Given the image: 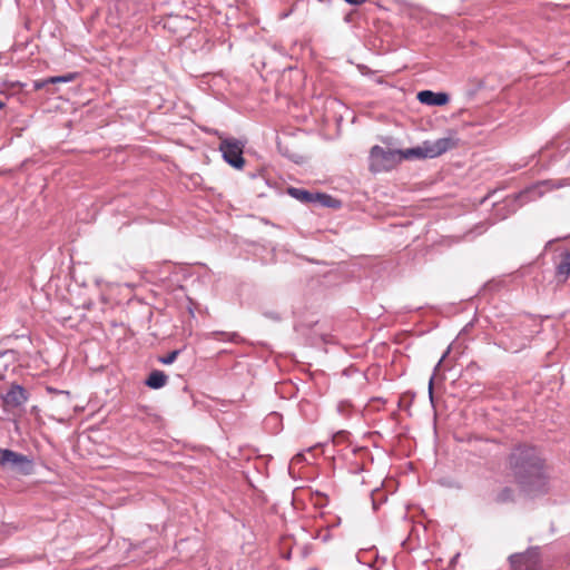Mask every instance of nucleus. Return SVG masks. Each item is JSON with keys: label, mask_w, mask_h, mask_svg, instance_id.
Segmentation results:
<instances>
[{"label": "nucleus", "mask_w": 570, "mask_h": 570, "mask_svg": "<svg viewBox=\"0 0 570 570\" xmlns=\"http://www.w3.org/2000/svg\"><path fill=\"white\" fill-rule=\"evenodd\" d=\"M509 469L515 482L529 494L549 491V474L537 448L527 444L515 446L509 456Z\"/></svg>", "instance_id": "obj_1"}, {"label": "nucleus", "mask_w": 570, "mask_h": 570, "mask_svg": "<svg viewBox=\"0 0 570 570\" xmlns=\"http://www.w3.org/2000/svg\"><path fill=\"white\" fill-rule=\"evenodd\" d=\"M402 161V150L385 149L374 146L370 153V167L372 171H383L393 168Z\"/></svg>", "instance_id": "obj_2"}, {"label": "nucleus", "mask_w": 570, "mask_h": 570, "mask_svg": "<svg viewBox=\"0 0 570 570\" xmlns=\"http://www.w3.org/2000/svg\"><path fill=\"white\" fill-rule=\"evenodd\" d=\"M245 144L236 138H223L219 144V150L226 163L236 169H242L245 165L243 150Z\"/></svg>", "instance_id": "obj_3"}, {"label": "nucleus", "mask_w": 570, "mask_h": 570, "mask_svg": "<svg viewBox=\"0 0 570 570\" xmlns=\"http://www.w3.org/2000/svg\"><path fill=\"white\" fill-rule=\"evenodd\" d=\"M0 464L17 468L24 475H29L33 471L32 459L9 449H0Z\"/></svg>", "instance_id": "obj_4"}, {"label": "nucleus", "mask_w": 570, "mask_h": 570, "mask_svg": "<svg viewBox=\"0 0 570 570\" xmlns=\"http://www.w3.org/2000/svg\"><path fill=\"white\" fill-rule=\"evenodd\" d=\"M510 563L513 570H538L539 569V551L530 549L524 553H517L510 557Z\"/></svg>", "instance_id": "obj_5"}, {"label": "nucleus", "mask_w": 570, "mask_h": 570, "mask_svg": "<svg viewBox=\"0 0 570 570\" xmlns=\"http://www.w3.org/2000/svg\"><path fill=\"white\" fill-rule=\"evenodd\" d=\"M455 146L452 138L443 137L434 141H423L422 148L425 158H435Z\"/></svg>", "instance_id": "obj_6"}, {"label": "nucleus", "mask_w": 570, "mask_h": 570, "mask_svg": "<svg viewBox=\"0 0 570 570\" xmlns=\"http://www.w3.org/2000/svg\"><path fill=\"white\" fill-rule=\"evenodd\" d=\"M29 399L28 392L19 384H12L9 391L2 396L3 403L8 407H19Z\"/></svg>", "instance_id": "obj_7"}, {"label": "nucleus", "mask_w": 570, "mask_h": 570, "mask_svg": "<svg viewBox=\"0 0 570 570\" xmlns=\"http://www.w3.org/2000/svg\"><path fill=\"white\" fill-rule=\"evenodd\" d=\"M449 95L445 92H434L422 90L417 94V100L428 106H443L449 102Z\"/></svg>", "instance_id": "obj_8"}, {"label": "nucleus", "mask_w": 570, "mask_h": 570, "mask_svg": "<svg viewBox=\"0 0 570 570\" xmlns=\"http://www.w3.org/2000/svg\"><path fill=\"white\" fill-rule=\"evenodd\" d=\"M570 276V252L560 255V261L556 267V277L559 282H566Z\"/></svg>", "instance_id": "obj_9"}, {"label": "nucleus", "mask_w": 570, "mask_h": 570, "mask_svg": "<svg viewBox=\"0 0 570 570\" xmlns=\"http://www.w3.org/2000/svg\"><path fill=\"white\" fill-rule=\"evenodd\" d=\"M288 194L292 197H294L303 203H312V202H315L316 198H318V199L327 198L326 195H321V194L314 195L305 189L294 188V187L288 188Z\"/></svg>", "instance_id": "obj_10"}, {"label": "nucleus", "mask_w": 570, "mask_h": 570, "mask_svg": "<svg viewBox=\"0 0 570 570\" xmlns=\"http://www.w3.org/2000/svg\"><path fill=\"white\" fill-rule=\"evenodd\" d=\"M167 375L163 371L155 370L153 371L148 379L146 380V385L150 389H160L166 385L167 383Z\"/></svg>", "instance_id": "obj_11"}, {"label": "nucleus", "mask_w": 570, "mask_h": 570, "mask_svg": "<svg viewBox=\"0 0 570 570\" xmlns=\"http://www.w3.org/2000/svg\"><path fill=\"white\" fill-rule=\"evenodd\" d=\"M411 158H425L424 154H423L422 145L414 147V148H409V149L402 150V160L411 159Z\"/></svg>", "instance_id": "obj_12"}, {"label": "nucleus", "mask_w": 570, "mask_h": 570, "mask_svg": "<svg viewBox=\"0 0 570 570\" xmlns=\"http://www.w3.org/2000/svg\"><path fill=\"white\" fill-rule=\"evenodd\" d=\"M75 78H76V75H75V73H67V75H63V76L51 77V78H49V79L47 80V82H50V83L70 82V81H72Z\"/></svg>", "instance_id": "obj_13"}, {"label": "nucleus", "mask_w": 570, "mask_h": 570, "mask_svg": "<svg viewBox=\"0 0 570 570\" xmlns=\"http://www.w3.org/2000/svg\"><path fill=\"white\" fill-rule=\"evenodd\" d=\"M179 353H180L179 350L171 351L167 355L161 356L159 358V362L163 363V364L169 365V364H171V363H174L176 361V358H177Z\"/></svg>", "instance_id": "obj_14"}, {"label": "nucleus", "mask_w": 570, "mask_h": 570, "mask_svg": "<svg viewBox=\"0 0 570 570\" xmlns=\"http://www.w3.org/2000/svg\"><path fill=\"white\" fill-rule=\"evenodd\" d=\"M570 187V177L562 178L552 184V188Z\"/></svg>", "instance_id": "obj_15"}, {"label": "nucleus", "mask_w": 570, "mask_h": 570, "mask_svg": "<svg viewBox=\"0 0 570 570\" xmlns=\"http://www.w3.org/2000/svg\"><path fill=\"white\" fill-rule=\"evenodd\" d=\"M512 497V491L510 489H504L500 495H499V500L502 501V502H505L508 501L510 498Z\"/></svg>", "instance_id": "obj_16"}, {"label": "nucleus", "mask_w": 570, "mask_h": 570, "mask_svg": "<svg viewBox=\"0 0 570 570\" xmlns=\"http://www.w3.org/2000/svg\"><path fill=\"white\" fill-rule=\"evenodd\" d=\"M344 1L351 6H361L366 2V0H344Z\"/></svg>", "instance_id": "obj_17"}, {"label": "nucleus", "mask_w": 570, "mask_h": 570, "mask_svg": "<svg viewBox=\"0 0 570 570\" xmlns=\"http://www.w3.org/2000/svg\"><path fill=\"white\" fill-rule=\"evenodd\" d=\"M429 396H430V400L432 401L433 400V377H431L430 382H429Z\"/></svg>", "instance_id": "obj_18"}, {"label": "nucleus", "mask_w": 570, "mask_h": 570, "mask_svg": "<svg viewBox=\"0 0 570 570\" xmlns=\"http://www.w3.org/2000/svg\"><path fill=\"white\" fill-rule=\"evenodd\" d=\"M4 107H6V104L0 100V110L3 109Z\"/></svg>", "instance_id": "obj_19"}, {"label": "nucleus", "mask_w": 570, "mask_h": 570, "mask_svg": "<svg viewBox=\"0 0 570 570\" xmlns=\"http://www.w3.org/2000/svg\"><path fill=\"white\" fill-rule=\"evenodd\" d=\"M302 458H303V455H302V454H297V455H296V460H301Z\"/></svg>", "instance_id": "obj_20"}]
</instances>
